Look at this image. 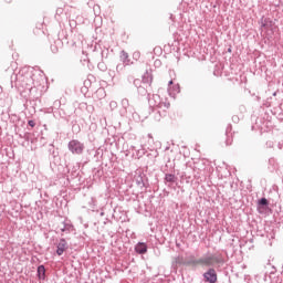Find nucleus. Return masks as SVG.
I'll use <instances>...</instances> for the list:
<instances>
[{
  "label": "nucleus",
  "mask_w": 283,
  "mask_h": 283,
  "mask_svg": "<svg viewBox=\"0 0 283 283\" xmlns=\"http://www.w3.org/2000/svg\"><path fill=\"white\" fill-rule=\"evenodd\" d=\"M41 83H43V76L34 72L20 71L11 75V87H15L20 94L30 92V96H33V92L41 87Z\"/></svg>",
  "instance_id": "obj_1"
},
{
  "label": "nucleus",
  "mask_w": 283,
  "mask_h": 283,
  "mask_svg": "<svg viewBox=\"0 0 283 283\" xmlns=\"http://www.w3.org/2000/svg\"><path fill=\"white\" fill-rule=\"evenodd\" d=\"M224 262V255L217 252L214 254H206L199 259H192L188 264H192V266H222Z\"/></svg>",
  "instance_id": "obj_2"
},
{
  "label": "nucleus",
  "mask_w": 283,
  "mask_h": 283,
  "mask_svg": "<svg viewBox=\"0 0 283 283\" xmlns=\"http://www.w3.org/2000/svg\"><path fill=\"white\" fill-rule=\"evenodd\" d=\"M151 111L154 109H161L163 112H167L171 104L167 98L163 99L160 95L154 94L151 98L148 99Z\"/></svg>",
  "instance_id": "obj_3"
},
{
  "label": "nucleus",
  "mask_w": 283,
  "mask_h": 283,
  "mask_svg": "<svg viewBox=\"0 0 283 283\" xmlns=\"http://www.w3.org/2000/svg\"><path fill=\"white\" fill-rule=\"evenodd\" d=\"M67 149L73 156H81L85 151V144L81 143L78 139H72L67 144Z\"/></svg>",
  "instance_id": "obj_4"
},
{
  "label": "nucleus",
  "mask_w": 283,
  "mask_h": 283,
  "mask_svg": "<svg viewBox=\"0 0 283 283\" xmlns=\"http://www.w3.org/2000/svg\"><path fill=\"white\" fill-rule=\"evenodd\" d=\"M203 282L206 283H216L218 282V273L216 269L208 266V270L202 274Z\"/></svg>",
  "instance_id": "obj_5"
},
{
  "label": "nucleus",
  "mask_w": 283,
  "mask_h": 283,
  "mask_svg": "<svg viewBox=\"0 0 283 283\" xmlns=\"http://www.w3.org/2000/svg\"><path fill=\"white\" fill-rule=\"evenodd\" d=\"M122 109H120V115L122 116H127V114H134V106L129 104L128 98H123L120 102Z\"/></svg>",
  "instance_id": "obj_6"
},
{
  "label": "nucleus",
  "mask_w": 283,
  "mask_h": 283,
  "mask_svg": "<svg viewBox=\"0 0 283 283\" xmlns=\"http://www.w3.org/2000/svg\"><path fill=\"white\" fill-rule=\"evenodd\" d=\"M260 24H261V30L273 31V27L275 25V22H273V19L271 18L262 17L260 19Z\"/></svg>",
  "instance_id": "obj_7"
},
{
  "label": "nucleus",
  "mask_w": 283,
  "mask_h": 283,
  "mask_svg": "<svg viewBox=\"0 0 283 283\" xmlns=\"http://www.w3.org/2000/svg\"><path fill=\"white\" fill-rule=\"evenodd\" d=\"M67 249H70V244H67V241L64 238L60 239L56 244V255H63V253H65Z\"/></svg>",
  "instance_id": "obj_8"
},
{
  "label": "nucleus",
  "mask_w": 283,
  "mask_h": 283,
  "mask_svg": "<svg viewBox=\"0 0 283 283\" xmlns=\"http://www.w3.org/2000/svg\"><path fill=\"white\" fill-rule=\"evenodd\" d=\"M256 209L259 213H264L266 209H269V199L268 198H261L256 203Z\"/></svg>",
  "instance_id": "obj_9"
},
{
  "label": "nucleus",
  "mask_w": 283,
  "mask_h": 283,
  "mask_svg": "<svg viewBox=\"0 0 283 283\" xmlns=\"http://www.w3.org/2000/svg\"><path fill=\"white\" fill-rule=\"evenodd\" d=\"M168 93L170 96H176V94H180V85L174 84V81L170 80L168 82Z\"/></svg>",
  "instance_id": "obj_10"
},
{
  "label": "nucleus",
  "mask_w": 283,
  "mask_h": 283,
  "mask_svg": "<svg viewBox=\"0 0 283 283\" xmlns=\"http://www.w3.org/2000/svg\"><path fill=\"white\" fill-rule=\"evenodd\" d=\"M143 85H148V87H151V83H154V75L151 72L146 71L142 77Z\"/></svg>",
  "instance_id": "obj_11"
},
{
  "label": "nucleus",
  "mask_w": 283,
  "mask_h": 283,
  "mask_svg": "<svg viewBox=\"0 0 283 283\" xmlns=\"http://www.w3.org/2000/svg\"><path fill=\"white\" fill-rule=\"evenodd\" d=\"M226 147L233 145V133H231V125H228L226 128Z\"/></svg>",
  "instance_id": "obj_12"
},
{
  "label": "nucleus",
  "mask_w": 283,
  "mask_h": 283,
  "mask_svg": "<svg viewBox=\"0 0 283 283\" xmlns=\"http://www.w3.org/2000/svg\"><path fill=\"white\" fill-rule=\"evenodd\" d=\"M119 61H122L124 65H132L134 63L132 62V59H129V53H127L125 50L120 51Z\"/></svg>",
  "instance_id": "obj_13"
},
{
  "label": "nucleus",
  "mask_w": 283,
  "mask_h": 283,
  "mask_svg": "<svg viewBox=\"0 0 283 283\" xmlns=\"http://www.w3.org/2000/svg\"><path fill=\"white\" fill-rule=\"evenodd\" d=\"M164 182L165 185H168L169 187H171L175 182H178V177H176V175L174 174H166L164 178Z\"/></svg>",
  "instance_id": "obj_14"
},
{
  "label": "nucleus",
  "mask_w": 283,
  "mask_h": 283,
  "mask_svg": "<svg viewBox=\"0 0 283 283\" xmlns=\"http://www.w3.org/2000/svg\"><path fill=\"white\" fill-rule=\"evenodd\" d=\"M135 251H136V253H138V255H145V253H147V243L138 242L135 245Z\"/></svg>",
  "instance_id": "obj_15"
},
{
  "label": "nucleus",
  "mask_w": 283,
  "mask_h": 283,
  "mask_svg": "<svg viewBox=\"0 0 283 283\" xmlns=\"http://www.w3.org/2000/svg\"><path fill=\"white\" fill-rule=\"evenodd\" d=\"M151 86H148L147 84H143L142 86H139L137 88V92L139 94V96H149V88Z\"/></svg>",
  "instance_id": "obj_16"
},
{
  "label": "nucleus",
  "mask_w": 283,
  "mask_h": 283,
  "mask_svg": "<svg viewBox=\"0 0 283 283\" xmlns=\"http://www.w3.org/2000/svg\"><path fill=\"white\" fill-rule=\"evenodd\" d=\"M72 229H74V226L72 223L63 222V228H61L62 233H72Z\"/></svg>",
  "instance_id": "obj_17"
},
{
  "label": "nucleus",
  "mask_w": 283,
  "mask_h": 283,
  "mask_svg": "<svg viewBox=\"0 0 283 283\" xmlns=\"http://www.w3.org/2000/svg\"><path fill=\"white\" fill-rule=\"evenodd\" d=\"M38 277L39 280H45V265L38 266Z\"/></svg>",
  "instance_id": "obj_18"
},
{
  "label": "nucleus",
  "mask_w": 283,
  "mask_h": 283,
  "mask_svg": "<svg viewBox=\"0 0 283 283\" xmlns=\"http://www.w3.org/2000/svg\"><path fill=\"white\" fill-rule=\"evenodd\" d=\"M154 114V118L157 122H160V118H163V116H165V112H160V109H153L151 111Z\"/></svg>",
  "instance_id": "obj_19"
},
{
  "label": "nucleus",
  "mask_w": 283,
  "mask_h": 283,
  "mask_svg": "<svg viewBox=\"0 0 283 283\" xmlns=\"http://www.w3.org/2000/svg\"><path fill=\"white\" fill-rule=\"evenodd\" d=\"M125 67H127V64H124L123 62L116 65V74L120 76V74L125 71Z\"/></svg>",
  "instance_id": "obj_20"
},
{
  "label": "nucleus",
  "mask_w": 283,
  "mask_h": 283,
  "mask_svg": "<svg viewBox=\"0 0 283 283\" xmlns=\"http://www.w3.org/2000/svg\"><path fill=\"white\" fill-rule=\"evenodd\" d=\"M136 185H137V187H140V189H144V187H146L145 186V179H143V176L139 175L136 178Z\"/></svg>",
  "instance_id": "obj_21"
},
{
  "label": "nucleus",
  "mask_w": 283,
  "mask_h": 283,
  "mask_svg": "<svg viewBox=\"0 0 283 283\" xmlns=\"http://www.w3.org/2000/svg\"><path fill=\"white\" fill-rule=\"evenodd\" d=\"M95 94L97 98H105L106 96L105 88H98Z\"/></svg>",
  "instance_id": "obj_22"
},
{
  "label": "nucleus",
  "mask_w": 283,
  "mask_h": 283,
  "mask_svg": "<svg viewBox=\"0 0 283 283\" xmlns=\"http://www.w3.org/2000/svg\"><path fill=\"white\" fill-rule=\"evenodd\" d=\"M134 85L138 90V87L143 86V80H140V78L134 80Z\"/></svg>",
  "instance_id": "obj_23"
},
{
  "label": "nucleus",
  "mask_w": 283,
  "mask_h": 283,
  "mask_svg": "<svg viewBox=\"0 0 283 283\" xmlns=\"http://www.w3.org/2000/svg\"><path fill=\"white\" fill-rule=\"evenodd\" d=\"M97 67L99 69V70H102V72H105V70H107V66L105 65V63H98L97 64Z\"/></svg>",
  "instance_id": "obj_24"
},
{
  "label": "nucleus",
  "mask_w": 283,
  "mask_h": 283,
  "mask_svg": "<svg viewBox=\"0 0 283 283\" xmlns=\"http://www.w3.org/2000/svg\"><path fill=\"white\" fill-rule=\"evenodd\" d=\"M108 74L112 78H116V76H118V73H116V71H112V70L108 71Z\"/></svg>",
  "instance_id": "obj_25"
},
{
  "label": "nucleus",
  "mask_w": 283,
  "mask_h": 283,
  "mask_svg": "<svg viewBox=\"0 0 283 283\" xmlns=\"http://www.w3.org/2000/svg\"><path fill=\"white\" fill-rule=\"evenodd\" d=\"M28 126L29 127H36V122H34L33 119L28 120Z\"/></svg>",
  "instance_id": "obj_26"
},
{
  "label": "nucleus",
  "mask_w": 283,
  "mask_h": 283,
  "mask_svg": "<svg viewBox=\"0 0 283 283\" xmlns=\"http://www.w3.org/2000/svg\"><path fill=\"white\" fill-rule=\"evenodd\" d=\"M82 105H84V107H87V103H82Z\"/></svg>",
  "instance_id": "obj_27"
},
{
  "label": "nucleus",
  "mask_w": 283,
  "mask_h": 283,
  "mask_svg": "<svg viewBox=\"0 0 283 283\" xmlns=\"http://www.w3.org/2000/svg\"><path fill=\"white\" fill-rule=\"evenodd\" d=\"M111 105H116V102H112Z\"/></svg>",
  "instance_id": "obj_28"
},
{
  "label": "nucleus",
  "mask_w": 283,
  "mask_h": 283,
  "mask_svg": "<svg viewBox=\"0 0 283 283\" xmlns=\"http://www.w3.org/2000/svg\"><path fill=\"white\" fill-rule=\"evenodd\" d=\"M101 216H105V212H101Z\"/></svg>",
  "instance_id": "obj_29"
},
{
  "label": "nucleus",
  "mask_w": 283,
  "mask_h": 283,
  "mask_svg": "<svg viewBox=\"0 0 283 283\" xmlns=\"http://www.w3.org/2000/svg\"><path fill=\"white\" fill-rule=\"evenodd\" d=\"M33 98H39V96H34V95H33Z\"/></svg>",
  "instance_id": "obj_30"
},
{
  "label": "nucleus",
  "mask_w": 283,
  "mask_h": 283,
  "mask_svg": "<svg viewBox=\"0 0 283 283\" xmlns=\"http://www.w3.org/2000/svg\"><path fill=\"white\" fill-rule=\"evenodd\" d=\"M228 52H231V49H228Z\"/></svg>",
  "instance_id": "obj_31"
}]
</instances>
